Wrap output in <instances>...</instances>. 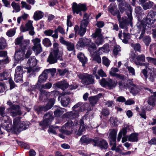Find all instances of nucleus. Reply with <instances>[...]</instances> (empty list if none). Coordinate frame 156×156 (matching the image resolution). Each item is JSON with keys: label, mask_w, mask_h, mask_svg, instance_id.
I'll list each match as a JSON object with an SVG mask.
<instances>
[{"label": "nucleus", "mask_w": 156, "mask_h": 156, "mask_svg": "<svg viewBox=\"0 0 156 156\" xmlns=\"http://www.w3.org/2000/svg\"><path fill=\"white\" fill-rule=\"evenodd\" d=\"M126 128H123L122 129L121 131H120L119 133L118 137L117 139V141H120L121 138H122V136L123 135V136H125L126 134Z\"/></svg>", "instance_id": "e433bc0d"}, {"label": "nucleus", "mask_w": 156, "mask_h": 156, "mask_svg": "<svg viewBox=\"0 0 156 156\" xmlns=\"http://www.w3.org/2000/svg\"><path fill=\"white\" fill-rule=\"evenodd\" d=\"M101 33V30L97 29L94 33L92 35L93 38H95V42L98 46L102 44L103 41L102 36Z\"/></svg>", "instance_id": "1a4fd4ad"}, {"label": "nucleus", "mask_w": 156, "mask_h": 156, "mask_svg": "<svg viewBox=\"0 0 156 156\" xmlns=\"http://www.w3.org/2000/svg\"><path fill=\"white\" fill-rule=\"evenodd\" d=\"M43 13L40 11H36L34 13V18L36 20H38L41 19L43 16Z\"/></svg>", "instance_id": "f704fd0d"}, {"label": "nucleus", "mask_w": 156, "mask_h": 156, "mask_svg": "<svg viewBox=\"0 0 156 156\" xmlns=\"http://www.w3.org/2000/svg\"><path fill=\"white\" fill-rule=\"evenodd\" d=\"M21 4L22 5V8H25L26 9L28 10L30 9L31 7V6L30 5H28L26 2L22 1Z\"/></svg>", "instance_id": "774afa93"}, {"label": "nucleus", "mask_w": 156, "mask_h": 156, "mask_svg": "<svg viewBox=\"0 0 156 156\" xmlns=\"http://www.w3.org/2000/svg\"><path fill=\"white\" fill-rule=\"evenodd\" d=\"M89 16L87 13H85L84 14L83 20L81 21V24H83L85 26H87L88 23Z\"/></svg>", "instance_id": "49530a36"}, {"label": "nucleus", "mask_w": 156, "mask_h": 156, "mask_svg": "<svg viewBox=\"0 0 156 156\" xmlns=\"http://www.w3.org/2000/svg\"><path fill=\"white\" fill-rule=\"evenodd\" d=\"M77 57L80 61L82 63V66H85V64L87 62V59L86 57L84 54L82 52H79L77 55Z\"/></svg>", "instance_id": "b1692460"}, {"label": "nucleus", "mask_w": 156, "mask_h": 156, "mask_svg": "<svg viewBox=\"0 0 156 156\" xmlns=\"http://www.w3.org/2000/svg\"><path fill=\"white\" fill-rule=\"evenodd\" d=\"M96 140H94V139H92L89 138L87 135H84L81 138L79 142L81 144H88L90 143H93L94 142H95Z\"/></svg>", "instance_id": "aec40b11"}, {"label": "nucleus", "mask_w": 156, "mask_h": 156, "mask_svg": "<svg viewBox=\"0 0 156 156\" xmlns=\"http://www.w3.org/2000/svg\"><path fill=\"white\" fill-rule=\"evenodd\" d=\"M23 72L22 67L20 66L16 67V70L15 74L22 75Z\"/></svg>", "instance_id": "052dcab7"}, {"label": "nucleus", "mask_w": 156, "mask_h": 156, "mask_svg": "<svg viewBox=\"0 0 156 156\" xmlns=\"http://www.w3.org/2000/svg\"><path fill=\"white\" fill-rule=\"evenodd\" d=\"M52 84L50 82H48L44 85H42L41 87L44 89H48L51 88L52 86Z\"/></svg>", "instance_id": "338daca9"}, {"label": "nucleus", "mask_w": 156, "mask_h": 156, "mask_svg": "<svg viewBox=\"0 0 156 156\" xmlns=\"http://www.w3.org/2000/svg\"><path fill=\"white\" fill-rule=\"evenodd\" d=\"M141 110L139 112L140 115L143 118L146 119V112L144 108L143 107H142L141 108Z\"/></svg>", "instance_id": "680f3d73"}, {"label": "nucleus", "mask_w": 156, "mask_h": 156, "mask_svg": "<svg viewBox=\"0 0 156 156\" xmlns=\"http://www.w3.org/2000/svg\"><path fill=\"white\" fill-rule=\"evenodd\" d=\"M90 42V39L82 38L80 39L78 43L79 46L82 47L88 45Z\"/></svg>", "instance_id": "c756f323"}, {"label": "nucleus", "mask_w": 156, "mask_h": 156, "mask_svg": "<svg viewBox=\"0 0 156 156\" xmlns=\"http://www.w3.org/2000/svg\"><path fill=\"white\" fill-rule=\"evenodd\" d=\"M9 74L6 71H4L0 73V78L2 80H6L9 78Z\"/></svg>", "instance_id": "c03bdc74"}, {"label": "nucleus", "mask_w": 156, "mask_h": 156, "mask_svg": "<svg viewBox=\"0 0 156 156\" xmlns=\"http://www.w3.org/2000/svg\"><path fill=\"white\" fill-rule=\"evenodd\" d=\"M44 120L41 122L40 125L44 128L50 125L53 119L52 113L48 112L46 113L44 116Z\"/></svg>", "instance_id": "6e6552de"}, {"label": "nucleus", "mask_w": 156, "mask_h": 156, "mask_svg": "<svg viewBox=\"0 0 156 156\" xmlns=\"http://www.w3.org/2000/svg\"><path fill=\"white\" fill-rule=\"evenodd\" d=\"M38 89H39L40 91V99H42V98H43V97L46 96V97H47L48 94H49V93H48L46 92V91L43 90V88H42L41 87H39V88H37Z\"/></svg>", "instance_id": "79ce46f5"}, {"label": "nucleus", "mask_w": 156, "mask_h": 156, "mask_svg": "<svg viewBox=\"0 0 156 156\" xmlns=\"http://www.w3.org/2000/svg\"><path fill=\"white\" fill-rule=\"evenodd\" d=\"M123 35L124 37V39L122 40V42L125 44H127L128 42V40L130 39V37L129 34H127L123 33Z\"/></svg>", "instance_id": "603ef678"}, {"label": "nucleus", "mask_w": 156, "mask_h": 156, "mask_svg": "<svg viewBox=\"0 0 156 156\" xmlns=\"http://www.w3.org/2000/svg\"><path fill=\"white\" fill-rule=\"evenodd\" d=\"M86 128V126L84 125V122L82 119H80V127L76 134L78 136L82 135V132L84 131Z\"/></svg>", "instance_id": "393cba45"}, {"label": "nucleus", "mask_w": 156, "mask_h": 156, "mask_svg": "<svg viewBox=\"0 0 156 156\" xmlns=\"http://www.w3.org/2000/svg\"><path fill=\"white\" fill-rule=\"evenodd\" d=\"M132 60H134V63L136 65V63L144 62L145 61V56L144 54H141L137 56L136 57V60H134V57L132 56Z\"/></svg>", "instance_id": "5701e85b"}, {"label": "nucleus", "mask_w": 156, "mask_h": 156, "mask_svg": "<svg viewBox=\"0 0 156 156\" xmlns=\"http://www.w3.org/2000/svg\"><path fill=\"white\" fill-rule=\"evenodd\" d=\"M156 12L151 10L148 13L146 18L143 19L137 24L138 28L141 31L140 38L143 37L144 34L145 32L146 24L151 25L154 23L156 20Z\"/></svg>", "instance_id": "f257e3e1"}, {"label": "nucleus", "mask_w": 156, "mask_h": 156, "mask_svg": "<svg viewBox=\"0 0 156 156\" xmlns=\"http://www.w3.org/2000/svg\"><path fill=\"white\" fill-rule=\"evenodd\" d=\"M30 42L29 40H25L23 41L20 45V48L19 49L25 51L30 44Z\"/></svg>", "instance_id": "7c9ffc66"}, {"label": "nucleus", "mask_w": 156, "mask_h": 156, "mask_svg": "<svg viewBox=\"0 0 156 156\" xmlns=\"http://www.w3.org/2000/svg\"><path fill=\"white\" fill-rule=\"evenodd\" d=\"M109 73L110 75L112 76L115 77L116 78H119L122 80H123L124 79V76L123 75L117 73L113 72L110 70Z\"/></svg>", "instance_id": "473e14b6"}, {"label": "nucleus", "mask_w": 156, "mask_h": 156, "mask_svg": "<svg viewBox=\"0 0 156 156\" xmlns=\"http://www.w3.org/2000/svg\"><path fill=\"white\" fill-rule=\"evenodd\" d=\"M87 9L86 5L84 4H79L74 2L73 3L72 10L74 14L75 13L79 14L80 16L82 15V11H85Z\"/></svg>", "instance_id": "0eeeda50"}, {"label": "nucleus", "mask_w": 156, "mask_h": 156, "mask_svg": "<svg viewBox=\"0 0 156 156\" xmlns=\"http://www.w3.org/2000/svg\"><path fill=\"white\" fill-rule=\"evenodd\" d=\"M116 132L114 129L112 130L109 133V137L110 141L109 144L112 146L111 149L112 150H115L116 148Z\"/></svg>", "instance_id": "9b49d317"}, {"label": "nucleus", "mask_w": 156, "mask_h": 156, "mask_svg": "<svg viewBox=\"0 0 156 156\" xmlns=\"http://www.w3.org/2000/svg\"><path fill=\"white\" fill-rule=\"evenodd\" d=\"M101 114L102 115L105 116H108L110 114L109 110L107 108H103L101 112Z\"/></svg>", "instance_id": "69168bd1"}, {"label": "nucleus", "mask_w": 156, "mask_h": 156, "mask_svg": "<svg viewBox=\"0 0 156 156\" xmlns=\"http://www.w3.org/2000/svg\"><path fill=\"white\" fill-rule=\"evenodd\" d=\"M0 115L2 121H3L5 123L9 120V117L6 114L5 112V110L2 112Z\"/></svg>", "instance_id": "ea45409f"}, {"label": "nucleus", "mask_w": 156, "mask_h": 156, "mask_svg": "<svg viewBox=\"0 0 156 156\" xmlns=\"http://www.w3.org/2000/svg\"><path fill=\"white\" fill-rule=\"evenodd\" d=\"M60 42L66 46V48L69 51H73L74 50V44L69 41L65 40L63 37H61L60 39Z\"/></svg>", "instance_id": "f3484780"}, {"label": "nucleus", "mask_w": 156, "mask_h": 156, "mask_svg": "<svg viewBox=\"0 0 156 156\" xmlns=\"http://www.w3.org/2000/svg\"><path fill=\"white\" fill-rule=\"evenodd\" d=\"M22 75H16L15 74V80L16 82H22Z\"/></svg>", "instance_id": "13d9d810"}, {"label": "nucleus", "mask_w": 156, "mask_h": 156, "mask_svg": "<svg viewBox=\"0 0 156 156\" xmlns=\"http://www.w3.org/2000/svg\"><path fill=\"white\" fill-rule=\"evenodd\" d=\"M41 41V39L38 38H36L32 40V41L33 43L34 46L41 45L40 43Z\"/></svg>", "instance_id": "e2e57ef3"}, {"label": "nucleus", "mask_w": 156, "mask_h": 156, "mask_svg": "<svg viewBox=\"0 0 156 156\" xmlns=\"http://www.w3.org/2000/svg\"><path fill=\"white\" fill-rule=\"evenodd\" d=\"M11 5L15 10L16 12H18L20 10V7L19 4L16 3L15 2H12Z\"/></svg>", "instance_id": "6e6d98bb"}, {"label": "nucleus", "mask_w": 156, "mask_h": 156, "mask_svg": "<svg viewBox=\"0 0 156 156\" xmlns=\"http://www.w3.org/2000/svg\"><path fill=\"white\" fill-rule=\"evenodd\" d=\"M102 63L107 67H108L110 65V61L108 58L105 56H104L102 57Z\"/></svg>", "instance_id": "5fc2aeb1"}, {"label": "nucleus", "mask_w": 156, "mask_h": 156, "mask_svg": "<svg viewBox=\"0 0 156 156\" xmlns=\"http://www.w3.org/2000/svg\"><path fill=\"white\" fill-rule=\"evenodd\" d=\"M37 64V60L35 57H32L29 58L27 62V65L29 66L27 68V72L31 74L34 73L33 67H35Z\"/></svg>", "instance_id": "9d476101"}, {"label": "nucleus", "mask_w": 156, "mask_h": 156, "mask_svg": "<svg viewBox=\"0 0 156 156\" xmlns=\"http://www.w3.org/2000/svg\"><path fill=\"white\" fill-rule=\"evenodd\" d=\"M94 140H96L95 142H94V146H98L101 148L107 149L108 147V143L106 141L99 137H96L94 139Z\"/></svg>", "instance_id": "ddd939ff"}, {"label": "nucleus", "mask_w": 156, "mask_h": 156, "mask_svg": "<svg viewBox=\"0 0 156 156\" xmlns=\"http://www.w3.org/2000/svg\"><path fill=\"white\" fill-rule=\"evenodd\" d=\"M128 18L123 20L122 22L120 23L119 27L122 28H124L129 24H130L131 26H132V16L131 13H129L127 14Z\"/></svg>", "instance_id": "2eb2a0df"}, {"label": "nucleus", "mask_w": 156, "mask_h": 156, "mask_svg": "<svg viewBox=\"0 0 156 156\" xmlns=\"http://www.w3.org/2000/svg\"><path fill=\"white\" fill-rule=\"evenodd\" d=\"M55 86L58 88L64 90L68 87V84L66 81L63 80L54 84L53 86Z\"/></svg>", "instance_id": "412c9836"}, {"label": "nucleus", "mask_w": 156, "mask_h": 156, "mask_svg": "<svg viewBox=\"0 0 156 156\" xmlns=\"http://www.w3.org/2000/svg\"><path fill=\"white\" fill-rule=\"evenodd\" d=\"M100 83L102 86L108 87L111 89H113L116 87L117 83V82L109 78H102L100 80Z\"/></svg>", "instance_id": "423d86ee"}, {"label": "nucleus", "mask_w": 156, "mask_h": 156, "mask_svg": "<svg viewBox=\"0 0 156 156\" xmlns=\"http://www.w3.org/2000/svg\"><path fill=\"white\" fill-rule=\"evenodd\" d=\"M102 96V94H99L97 95L89 97L88 100L90 104L92 106H94L95 105L97 104L99 98Z\"/></svg>", "instance_id": "6ab92c4d"}, {"label": "nucleus", "mask_w": 156, "mask_h": 156, "mask_svg": "<svg viewBox=\"0 0 156 156\" xmlns=\"http://www.w3.org/2000/svg\"><path fill=\"white\" fill-rule=\"evenodd\" d=\"M46 73L48 74V73H50L52 77L54 76L55 73L56 72V69L55 68H52L46 69L44 70Z\"/></svg>", "instance_id": "bf43d9fd"}, {"label": "nucleus", "mask_w": 156, "mask_h": 156, "mask_svg": "<svg viewBox=\"0 0 156 156\" xmlns=\"http://www.w3.org/2000/svg\"><path fill=\"white\" fill-rule=\"evenodd\" d=\"M131 47L134 49V51L140 52L141 51V46L139 43L131 44Z\"/></svg>", "instance_id": "58836bf2"}, {"label": "nucleus", "mask_w": 156, "mask_h": 156, "mask_svg": "<svg viewBox=\"0 0 156 156\" xmlns=\"http://www.w3.org/2000/svg\"><path fill=\"white\" fill-rule=\"evenodd\" d=\"M100 50H102L104 52H108L110 51L109 44H106L102 47L99 48L98 50V51Z\"/></svg>", "instance_id": "de8ad7c7"}, {"label": "nucleus", "mask_w": 156, "mask_h": 156, "mask_svg": "<svg viewBox=\"0 0 156 156\" xmlns=\"http://www.w3.org/2000/svg\"><path fill=\"white\" fill-rule=\"evenodd\" d=\"M138 136L137 133H132L129 136L128 140L132 142H137L138 141Z\"/></svg>", "instance_id": "c9c22d12"}, {"label": "nucleus", "mask_w": 156, "mask_h": 156, "mask_svg": "<svg viewBox=\"0 0 156 156\" xmlns=\"http://www.w3.org/2000/svg\"><path fill=\"white\" fill-rule=\"evenodd\" d=\"M139 90L138 87L136 86L131 88L130 92L133 95L135 96L138 93Z\"/></svg>", "instance_id": "37998d69"}, {"label": "nucleus", "mask_w": 156, "mask_h": 156, "mask_svg": "<svg viewBox=\"0 0 156 156\" xmlns=\"http://www.w3.org/2000/svg\"><path fill=\"white\" fill-rule=\"evenodd\" d=\"M63 55V53L62 51H60L59 54L51 52L48 57L47 62L50 64H52L57 62L58 60L62 61Z\"/></svg>", "instance_id": "20e7f679"}, {"label": "nucleus", "mask_w": 156, "mask_h": 156, "mask_svg": "<svg viewBox=\"0 0 156 156\" xmlns=\"http://www.w3.org/2000/svg\"><path fill=\"white\" fill-rule=\"evenodd\" d=\"M55 102L54 99H51L49 100L46 106L38 107L36 110L38 112L41 111L46 112L51 108L54 104Z\"/></svg>", "instance_id": "f8f14e48"}, {"label": "nucleus", "mask_w": 156, "mask_h": 156, "mask_svg": "<svg viewBox=\"0 0 156 156\" xmlns=\"http://www.w3.org/2000/svg\"><path fill=\"white\" fill-rule=\"evenodd\" d=\"M120 51V47L119 45H116L114 47L113 52L115 56H116L118 55Z\"/></svg>", "instance_id": "3c124183"}, {"label": "nucleus", "mask_w": 156, "mask_h": 156, "mask_svg": "<svg viewBox=\"0 0 156 156\" xmlns=\"http://www.w3.org/2000/svg\"><path fill=\"white\" fill-rule=\"evenodd\" d=\"M70 94L69 92H63L61 94L62 98L61 103L63 106H66L69 105V98L67 96L65 97V96Z\"/></svg>", "instance_id": "dca6fc26"}, {"label": "nucleus", "mask_w": 156, "mask_h": 156, "mask_svg": "<svg viewBox=\"0 0 156 156\" xmlns=\"http://www.w3.org/2000/svg\"><path fill=\"white\" fill-rule=\"evenodd\" d=\"M88 49L91 56L94 55L96 53L99 52L98 50H97L95 45L94 43H92L89 45Z\"/></svg>", "instance_id": "bb28decb"}, {"label": "nucleus", "mask_w": 156, "mask_h": 156, "mask_svg": "<svg viewBox=\"0 0 156 156\" xmlns=\"http://www.w3.org/2000/svg\"><path fill=\"white\" fill-rule=\"evenodd\" d=\"M93 56V60L97 62L98 63H100L101 62V59L99 55L94 54Z\"/></svg>", "instance_id": "4d7b16f0"}, {"label": "nucleus", "mask_w": 156, "mask_h": 156, "mask_svg": "<svg viewBox=\"0 0 156 156\" xmlns=\"http://www.w3.org/2000/svg\"><path fill=\"white\" fill-rule=\"evenodd\" d=\"M78 76L81 80V82L83 84L87 85L94 83V78L91 75L87 73L80 74L78 75Z\"/></svg>", "instance_id": "39448f33"}, {"label": "nucleus", "mask_w": 156, "mask_h": 156, "mask_svg": "<svg viewBox=\"0 0 156 156\" xmlns=\"http://www.w3.org/2000/svg\"><path fill=\"white\" fill-rule=\"evenodd\" d=\"M145 33L144 34V35L141 38H140V35L139 37V39L140 40L142 39L143 42L145 44V45L147 46H148L150 44V43L151 42V38L149 36H146L145 37H144Z\"/></svg>", "instance_id": "72a5a7b5"}, {"label": "nucleus", "mask_w": 156, "mask_h": 156, "mask_svg": "<svg viewBox=\"0 0 156 156\" xmlns=\"http://www.w3.org/2000/svg\"><path fill=\"white\" fill-rule=\"evenodd\" d=\"M117 5L115 3H111L108 7V9L109 11L112 14L115 16L117 14L116 13V11L114 10V9L116 8Z\"/></svg>", "instance_id": "2f4dec72"}, {"label": "nucleus", "mask_w": 156, "mask_h": 156, "mask_svg": "<svg viewBox=\"0 0 156 156\" xmlns=\"http://www.w3.org/2000/svg\"><path fill=\"white\" fill-rule=\"evenodd\" d=\"M2 127L4 129L6 130L8 132H9L12 129L15 131L14 129L13 126L11 122L5 123L2 124Z\"/></svg>", "instance_id": "c85d7f7f"}, {"label": "nucleus", "mask_w": 156, "mask_h": 156, "mask_svg": "<svg viewBox=\"0 0 156 156\" xmlns=\"http://www.w3.org/2000/svg\"><path fill=\"white\" fill-rule=\"evenodd\" d=\"M87 26L81 23L80 28H79V26L77 25H76L74 28L75 34L76 35L77 33L80 36H83L86 32V28Z\"/></svg>", "instance_id": "4468645a"}, {"label": "nucleus", "mask_w": 156, "mask_h": 156, "mask_svg": "<svg viewBox=\"0 0 156 156\" xmlns=\"http://www.w3.org/2000/svg\"><path fill=\"white\" fill-rule=\"evenodd\" d=\"M154 3L153 2L149 1L142 5L143 7L144 10L151 8L153 6Z\"/></svg>", "instance_id": "a19ab883"}, {"label": "nucleus", "mask_w": 156, "mask_h": 156, "mask_svg": "<svg viewBox=\"0 0 156 156\" xmlns=\"http://www.w3.org/2000/svg\"><path fill=\"white\" fill-rule=\"evenodd\" d=\"M53 50L51 52L59 54V53L60 51H59V44L55 42L53 44Z\"/></svg>", "instance_id": "09e8293b"}, {"label": "nucleus", "mask_w": 156, "mask_h": 156, "mask_svg": "<svg viewBox=\"0 0 156 156\" xmlns=\"http://www.w3.org/2000/svg\"><path fill=\"white\" fill-rule=\"evenodd\" d=\"M13 128L15 131L20 132L26 129L29 127V123L28 122H21L20 119L18 117L16 118L13 121Z\"/></svg>", "instance_id": "f03ea898"}, {"label": "nucleus", "mask_w": 156, "mask_h": 156, "mask_svg": "<svg viewBox=\"0 0 156 156\" xmlns=\"http://www.w3.org/2000/svg\"><path fill=\"white\" fill-rule=\"evenodd\" d=\"M32 50L37 55L40 53L42 51L41 45L38 46H33Z\"/></svg>", "instance_id": "4c0bfd02"}, {"label": "nucleus", "mask_w": 156, "mask_h": 156, "mask_svg": "<svg viewBox=\"0 0 156 156\" xmlns=\"http://www.w3.org/2000/svg\"><path fill=\"white\" fill-rule=\"evenodd\" d=\"M156 78V73L153 71H151L150 73L149 77L150 80L152 82H154Z\"/></svg>", "instance_id": "0e129e2a"}, {"label": "nucleus", "mask_w": 156, "mask_h": 156, "mask_svg": "<svg viewBox=\"0 0 156 156\" xmlns=\"http://www.w3.org/2000/svg\"><path fill=\"white\" fill-rule=\"evenodd\" d=\"M33 21L29 20L28 22L26 24L25 27L21 26L20 27L21 30L23 32H24L28 30L31 29H34V27L32 25Z\"/></svg>", "instance_id": "4be33fe9"}, {"label": "nucleus", "mask_w": 156, "mask_h": 156, "mask_svg": "<svg viewBox=\"0 0 156 156\" xmlns=\"http://www.w3.org/2000/svg\"><path fill=\"white\" fill-rule=\"evenodd\" d=\"M155 98L153 96H151L147 102L149 105L153 106L155 105Z\"/></svg>", "instance_id": "8fccbe9b"}, {"label": "nucleus", "mask_w": 156, "mask_h": 156, "mask_svg": "<svg viewBox=\"0 0 156 156\" xmlns=\"http://www.w3.org/2000/svg\"><path fill=\"white\" fill-rule=\"evenodd\" d=\"M7 104L9 106L8 109V111L13 117L21 114L20 106L18 105H13L10 100L7 102Z\"/></svg>", "instance_id": "7ed1b4c3"}, {"label": "nucleus", "mask_w": 156, "mask_h": 156, "mask_svg": "<svg viewBox=\"0 0 156 156\" xmlns=\"http://www.w3.org/2000/svg\"><path fill=\"white\" fill-rule=\"evenodd\" d=\"M25 52L24 50L19 49L16 51L15 54V59L17 62L23 59Z\"/></svg>", "instance_id": "a211bd4d"}, {"label": "nucleus", "mask_w": 156, "mask_h": 156, "mask_svg": "<svg viewBox=\"0 0 156 156\" xmlns=\"http://www.w3.org/2000/svg\"><path fill=\"white\" fill-rule=\"evenodd\" d=\"M48 76V74L44 70L42 73L38 77L37 84H38L39 83H41L45 82L47 79Z\"/></svg>", "instance_id": "a878e982"}, {"label": "nucleus", "mask_w": 156, "mask_h": 156, "mask_svg": "<svg viewBox=\"0 0 156 156\" xmlns=\"http://www.w3.org/2000/svg\"><path fill=\"white\" fill-rule=\"evenodd\" d=\"M42 43L44 46L46 47L50 46L51 45V43L50 40L48 38H45L42 41Z\"/></svg>", "instance_id": "864d4df0"}, {"label": "nucleus", "mask_w": 156, "mask_h": 156, "mask_svg": "<svg viewBox=\"0 0 156 156\" xmlns=\"http://www.w3.org/2000/svg\"><path fill=\"white\" fill-rule=\"evenodd\" d=\"M7 46V44L5 39L3 38H0V49H3Z\"/></svg>", "instance_id": "a18cd8bd"}, {"label": "nucleus", "mask_w": 156, "mask_h": 156, "mask_svg": "<svg viewBox=\"0 0 156 156\" xmlns=\"http://www.w3.org/2000/svg\"><path fill=\"white\" fill-rule=\"evenodd\" d=\"M73 122L71 120L68 121L65 125L66 128L68 129L71 127V128L76 130V126L77 125L76 121H75L73 125Z\"/></svg>", "instance_id": "cd10ccee"}]
</instances>
